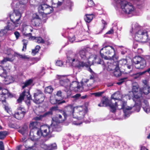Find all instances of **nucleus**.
<instances>
[{
	"instance_id": "obj_49",
	"label": "nucleus",
	"mask_w": 150,
	"mask_h": 150,
	"mask_svg": "<svg viewBox=\"0 0 150 150\" xmlns=\"http://www.w3.org/2000/svg\"><path fill=\"white\" fill-rule=\"evenodd\" d=\"M36 40L37 42L39 43H43L45 42L43 39L41 37H37Z\"/></svg>"
},
{
	"instance_id": "obj_52",
	"label": "nucleus",
	"mask_w": 150,
	"mask_h": 150,
	"mask_svg": "<svg viewBox=\"0 0 150 150\" xmlns=\"http://www.w3.org/2000/svg\"><path fill=\"white\" fill-rule=\"evenodd\" d=\"M9 126L11 128L14 129H17L18 127H19L18 126H17L16 125L12 123H10L9 124Z\"/></svg>"
},
{
	"instance_id": "obj_50",
	"label": "nucleus",
	"mask_w": 150,
	"mask_h": 150,
	"mask_svg": "<svg viewBox=\"0 0 150 150\" xmlns=\"http://www.w3.org/2000/svg\"><path fill=\"white\" fill-rule=\"evenodd\" d=\"M43 115H40L34 118V120L36 121L41 120L44 118Z\"/></svg>"
},
{
	"instance_id": "obj_51",
	"label": "nucleus",
	"mask_w": 150,
	"mask_h": 150,
	"mask_svg": "<svg viewBox=\"0 0 150 150\" xmlns=\"http://www.w3.org/2000/svg\"><path fill=\"white\" fill-rule=\"evenodd\" d=\"M127 79V77H124L121 79L119 80V81L117 83V84L118 85H120L125 80Z\"/></svg>"
},
{
	"instance_id": "obj_3",
	"label": "nucleus",
	"mask_w": 150,
	"mask_h": 150,
	"mask_svg": "<svg viewBox=\"0 0 150 150\" xmlns=\"http://www.w3.org/2000/svg\"><path fill=\"white\" fill-rule=\"evenodd\" d=\"M141 88H139L138 84L136 82L132 84V92L133 94V99L135 103L141 102V98H142Z\"/></svg>"
},
{
	"instance_id": "obj_55",
	"label": "nucleus",
	"mask_w": 150,
	"mask_h": 150,
	"mask_svg": "<svg viewBox=\"0 0 150 150\" xmlns=\"http://www.w3.org/2000/svg\"><path fill=\"white\" fill-rule=\"evenodd\" d=\"M81 96V95L80 94L77 93L76 95L72 96L71 97L73 98H75L76 99H79Z\"/></svg>"
},
{
	"instance_id": "obj_34",
	"label": "nucleus",
	"mask_w": 150,
	"mask_h": 150,
	"mask_svg": "<svg viewBox=\"0 0 150 150\" xmlns=\"http://www.w3.org/2000/svg\"><path fill=\"white\" fill-rule=\"evenodd\" d=\"M1 95V98H0V101H1L2 103H3L4 102L6 103V96L7 95L9 97L11 95V94L8 92H7L6 93H2Z\"/></svg>"
},
{
	"instance_id": "obj_18",
	"label": "nucleus",
	"mask_w": 150,
	"mask_h": 150,
	"mask_svg": "<svg viewBox=\"0 0 150 150\" xmlns=\"http://www.w3.org/2000/svg\"><path fill=\"white\" fill-rule=\"evenodd\" d=\"M59 124L54 121H52V123L50 126L52 132L53 131L58 132L61 131V128Z\"/></svg>"
},
{
	"instance_id": "obj_38",
	"label": "nucleus",
	"mask_w": 150,
	"mask_h": 150,
	"mask_svg": "<svg viewBox=\"0 0 150 150\" xmlns=\"http://www.w3.org/2000/svg\"><path fill=\"white\" fill-rule=\"evenodd\" d=\"M27 129V126L26 125H24L18 130V132L22 134H23L26 132Z\"/></svg>"
},
{
	"instance_id": "obj_12",
	"label": "nucleus",
	"mask_w": 150,
	"mask_h": 150,
	"mask_svg": "<svg viewBox=\"0 0 150 150\" xmlns=\"http://www.w3.org/2000/svg\"><path fill=\"white\" fill-rule=\"evenodd\" d=\"M38 131L40 136L44 137L50 136L52 133L50 126L46 125L41 126Z\"/></svg>"
},
{
	"instance_id": "obj_62",
	"label": "nucleus",
	"mask_w": 150,
	"mask_h": 150,
	"mask_svg": "<svg viewBox=\"0 0 150 150\" xmlns=\"http://www.w3.org/2000/svg\"><path fill=\"white\" fill-rule=\"evenodd\" d=\"M144 110V111L147 113H150V108H143Z\"/></svg>"
},
{
	"instance_id": "obj_59",
	"label": "nucleus",
	"mask_w": 150,
	"mask_h": 150,
	"mask_svg": "<svg viewBox=\"0 0 150 150\" xmlns=\"http://www.w3.org/2000/svg\"><path fill=\"white\" fill-rule=\"evenodd\" d=\"M0 149L1 150H4V147L2 141L0 142Z\"/></svg>"
},
{
	"instance_id": "obj_17",
	"label": "nucleus",
	"mask_w": 150,
	"mask_h": 150,
	"mask_svg": "<svg viewBox=\"0 0 150 150\" xmlns=\"http://www.w3.org/2000/svg\"><path fill=\"white\" fill-rule=\"evenodd\" d=\"M126 105V103L125 101H122L121 103V108L120 109H123L125 115L126 117H128L131 114V113L129 111V110H132V107L128 106L125 107Z\"/></svg>"
},
{
	"instance_id": "obj_31",
	"label": "nucleus",
	"mask_w": 150,
	"mask_h": 150,
	"mask_svg": "<svg viewBox=\"0 0 150 150\" xmlns=\"http://www.w3.org/2000/svg\"><path fill=\"white\" fill-rule=\"evenodd\" d=\"M94 16V15L93 13L90 14H85L84 20L86 22L89 23L92 21Z\"/></svg>"
},
{
	"instance_id": "obj_45",
	"label": "nucleus",
	"mask_w": 150,
	"mask_h": 150,
	"mask_svg": "<svg viewBox=\"0 0 150 150\" xmlns=\"http://www.w3.org/2000/svg\"><path fill=\"white\" fill-rule=\"evenodd\" d=\"M95 5V4L92 0H88L87 6L89 7H92Z\"/></svg>"
},
{
	"instance_id": "obj_13",
	"label": "nucleus",
	"mask_w": 150,
	"mask_h": 150,
	"mask_svg": "<svg viewBox=\"0 0 150 150\" xmlns=\"http://www.w3.org/2000/svg\"><path fill=\"white\" fill-rule=\"evenodd\" d=\"M18 111L13 115V116L16 119L20 120L22 119L26 113L24 107L20 106L18 108Z\"/></svg>"
},
{
	"instance_id": "obj_64",
	"label": "nucleus",
	"mask_w": 150,
	"mask_h": 150,
	"mask_svg": "<svg viewBox=\"0 0 150 150\" xmlns=\"http://www.w3.org/2000/svg\"><path fill=\"white\" fill-rule=\"evenodd\" d=\"M28 0H21L20 3L22 4H25L28 2Z\"/></svg>"
},
{
	"instance_id": "obj_29",
	"label": "nucleus",
	"mask_w": 150,
	"mask_h": 150,
	"mask_svg": "<svg viewBox=\"0 0 150 150\" xmlns=\"http://www.w3.org/2000/svg\"><path fill=\"white\" fill-rule=\"evenodd\" d=\"M84 116V112L83 110L80 111L78 112H74L73 117L77 119H81Z\"/></svg>"
},
{
	"instance_id": "obj_23",
	"label": "nucleus",
	"mask_w": 150,
	"mask_h": 150,
	"mask_svg": "<svg viewBox=\"0 0 150 150\" xmlns=\"http://www.w3.org/2000/svg\"><path fill=\"white\" fill-rule=\"evenodd\" d=\"M50 102L51 104L54 105L58 104L59 105L65 103L66 101L64 100L61 101L56 98L55 96H51L50 97Z\"/></svg>"
},
{
	"instance_id": "obj_16",
	"label": "nucleus",
	"mask_w": 150,
	"mask_h": 150,
	"mask_svg": "<svg viewBox=\"0 0 150 150\" xmlns=\"http://www.w3.org/2000/svg\"><path fill=\"white\" fill-rule=\"evenodd\" d=\"M63 116V117L61 114L57 113L54 117L52 118V121H54L58 123L63 122L66 120L67 118V117H65L64 115Z\"/></svg>"
},
{
	"instance_id": "obj_36",
	"label": "nucleus",
	"mask_w": 150,
	"mask_h": 150,
	"mask_svg": "<svg viewBox=\"0 0 150 150\" xmlns=\"http://www.w3.org/2000/svg\"><path fill=\"white\" fill-rule=\"evenodd\" d=\"M8 134V133L7 131H0V139L4 140Z\"/></svg>"
},
{
	"instance_id": "obj_10",
	"label": "nucleus",
	"mask_w": 150,
	"mask_h": 150,
	"mask_svg": "<svg viewBox=\"0 0 150 150\" xmlns=\"http://www.w3.org/2000/svg\"><path fill=\"white\" fill-rule=\"evenodd\" d=\"M149 38L148 32L145 30H140L135 34V38L137 41H146L149 39Z\"/></svg>"
},
{
	"instance_id": "obj_27",
	"label": "nucleus",
	"mask_w": 150,
	"mask_h": 150,
	"mask_svg": "<svg viewBox=\"0 0 150 150\" xmlns=\"http://www.w3.org/2000/svg\"><path fill=\"white\" fill-rule=\"evenodd\" d=\"M110 71H112V69H110ZM112 73L113 75L116 77H118L121 75V72L120 70L118 64H117L115 70H113Z\"/></svg>"
},
{
	"instance_id": "obj_28",
	"label": "nucleus",
	"mask_w": 150,
	"mask_h": 150,
	"mask_svg": "<svg viewBox=\"0 0 150 150\" xmlns=\"http://www.w3.org/2000/svg\"><path fill=\"white\" fill-rule=\"evenodd\" d=\"M118 106L117 102H115V103H113L112 102L108 107H109L110 111L111 112L115 113L116 111L117 108L118 107Z\"/></svg>"
},
{
	"instance_id": "obj_25",
	"label": "nucleus",
	"mask_w": 150,
	"mask_h": 150,
	"mask_svg": "<svg viewBox=\"0 0 150 150\" xmlns=\"http://www.w3.org/2000/svg\"><path fill=\"white\" fill-rule=\"evenodd\" d=\"M38 123L37 122H32L29 125V128L30 131H32L39 130V129L38 128Z\"/></svg>"
},
{
	"instance_id": "obj_5",
	"label": "nucleus",
	"mask_w": 150,
	"mask_h": 150,
	"mask_svg": "<svg viewBox=\"0 0 150 150\" xmlns=\"http://www.w3.org/2000/svg\"><path fill=\"white\" fill-rule=\"evenodd\" d=\"M133 63L135 64V67L137 69H144L146 65L145 59L139 56H136L132 59Z\"/></svg>"
},
{
	"instance_id": "obj_30",
	"label": "nucleus",
	"mask_w": 150,
	"mask_h": 150,
	"mask_svg": "<svg viewBox=\"0 0 150 150\" xmlns=\"http://www.w3.org/2000/svg\"><path fill=\"white\" fill-rule=\"evenodd\" d=\"M48 6L47 4H45L40 5L38 7V11L39 13H44L46 8L48 7Z\"/></svg>"
},
{
	"instance_id": "obj_53",
	"label": "nucleus",
	"mask_w": 150,
	"mask_h": 150,
	"mask_svg": "<svg viewBox=\"0 0 150 150\" xmlns=\"http://www.w3.org/2000/svg\"><path fill=\"white\" fill-rule=\"evenodd\" d=\"M132 75L134 78L135 79L139 78L140 76H141L139 72L134 74Z\"/></svg>"
},
{
	"instance_id": "obj_42",
	"label": "nucleus",
	"mask_w": 150,
	"mask_h": 150,
	"mask_svg": "<svg viewBox=\"0 0 150 150\" xmlns=\"http://www.w3.org/2000/svg\"><path fill=\"white\" fill-rule=\"evenodd\" d=\"M22 41L23 42V45L22 51H25L26 50L27 45L28 43V41L26 40L23 39Z\"/></svg>"
},
{
	"instance_id": "obj_54",
	"label": "nucleus",
	"mask_w": 150,
	"mask_h": 150,
	"mask_svg": "<svg viewBox=\"0 0 150 150\" xmlns=\"http://www.w3.org/2000/svg\"><path fill=\"white\" fill-rule=\"evenodd\" d=\"M14 34L16 37V39H18L20 36L19 33L18 31H16L14 32Z\"/></svg>"
},
{
	"instance_id": "obj_41",
	"label": "nucleus",
	"mask_w": 150,
	"mask_h": 150,
	"mask_svg": "<svg viewBox=\"0 0 150 150\" xmlns=\"http://www.w3.org/2000/svg\"><path fill=\"white\" fill-rule=\"evenodd\" d=\"M40 47L39 45H37L36 46L35 48L33 49L32 51V54L33 56L35 55L38 52Z\"/></svg>"
},
{
	"instance_id": "obj_48",
	"label": "nucleus",
	"mask_w": 150,
	"mask_h": 150,
	"mask_svg": "<svg viewBox=\"0 0 150 150\" xmlns=\"http://www.w3.org/2000/svg\"><path fill=\"white\" fill-rule=\"evenodd\" d=\"M17 55L20 58H21L24 59H27L29 60L30 59V57H28L25 55H23L21 54H19L17 53Z\"/></svg>"
},
{
	"instance_id": "obj_2",
	"label": "nucleus",
	"mask_w": 150,
	"mask_h": 150,
	"mask_svg": "<svg viewBox=\"0 0 150 150\" xmlns=\"http://www.w3.org/2000/svg\"><path fill=\"white\" fill-rule=\"evenodd\" d=\"M89 81V79H84L83 82L79 83L76 81H73L69 85V88L70 89L71 91H73L75 92H80L82 91L86 84L84 85V83H87Z\"/></svg>"
},
{
	"instance_id": "obj_32",
	"label": "nucleus",
	"mask_w": 150,
	"mask_h": 150,
	"mask_svg": "<svg viewBox=\"0 0 150 150\" xmlns=\"http://www.w3.org/2000/svg\"><path fill=\"white\" fill-rule=\"evenodd\" d=\"M14 79V78L11 76H7L4 79V81L5 82V84H9L13 82Z\"/></svg>"
},
{
	"instance_id": "obj_40",
	"label": "nucleus",
	"mask_w": 150,
	"mask_h": 150,
	"mask_svg": "<svg viewBox=\"0 0 150 150\" xmlns=\"http://www.w3.org/2000/svg\"><path fill=\"white\" fill-rule=\"evenodd\" d=\"M53 90V89L51 86H47L45 87V93L51 94Z\"/></svg>"
},
{
	"instance_id": "obj_56",
	"label": "nucleus",
	"mask_w": 150,
	"mask_h": 150,
	"mask_svg": "<svg viewBox=\"0 0 150 150\" xmlns=\"http://www.w3.org/2000/svg\"><path fill=\"white\" fill-rule=\"evenodd\" d=\"M56 64L58 66H61L63 65V63L61 60H57L56 62Z\"/></svg>"
},
{
	"instance_id": "obj_33",
	"label": "nucleus",
	"mask_w": 150,
	"mask_h": 150,
	"mask_svg": "<svg viewBox=\"0 0 150 150\" xmlns=\"http://www.w3.org/2000/svg\"><path fill=\"white\" fill-rule=\"evenodd\" d=\"M33 80L32 79H30L26 80L25 82L23 83V85L22 86V88L23 89L26 87L30 85L33 83Z\"/></svg>"
},
{
	"instance_id": "obj_26",
	"label": "nucleus",
	"mask_w": 150,
	"mask_h": 150,
	"mask_svg": "<svg viewBox=\"0 0 150 150\" xmlns=\"http://www.w3.org/2000/svg\"><path fill=\"white\" fill-rule=\"evenodd\" d=\"M78 54L82 60H84L87 58V51L86 49H83L80 50L79 51Z\"/></svg>"
},
{
	"instance_id": "obj_6",
	"label": "nucleus",
	"mask_w": 150,
	"mask_h": 150,
	"mask_svg": "<svg viewBox=\"0 0 150 150\" xmlns=\"http://www.w3.org/2000/svg\"><path fill=\"white\" fill-rule=\"evenodd\" d=\"M33 102L37 104H40L44 102L45 96L42 90L36 89L33 94Z\"/></svg>"
},
{
	"instance_id": "obj_21",
	"label": "nucleus",
	"mask_w": 150,
	"mask_h": 150,
	"mask_svg": "<svg viewBox=\"0 0 150 150\" xmlns=\"http://www.w3.org/2000/svg\"><path fill=\"white\" fill-rule=\"evenodd\" d=\"M91 64L94 65V64H104V62L103 60L100 58V57L97 55H95L94 56V59L93 60Z\"/></svg>"
},
{
	"instance_id": "obj_60",
	"label": "nucleus",
	"mask_w": 150,
	"mask_h": 150,
	"mask_svg": "<svg viewBox=\"0 0 150 150\" xmlns=\"http://www.w3.org/2000/svg\"><path fill=\"white\" fill-rule=\"evenodd\" d=\"M24 36L26 37H28L29 38V39L30 37H31V35H32V34L30 33H24L23 34Z\"/></svg>"
},
{
	"instance_id": "obj_14",
	"label": "nucleus",
	"mask_w": 150,
	"mask_h": 150,
	"mask_svg": "<svg viewBox=\"0 0 150 150\" xmlns=\"http://www.w3.org/2000/svg\"><path fill=\"white\" fill-rule=\"evenodd\" d=\"M143 87L141 88L142 95L143 93L147 95L150 93V86L149 82L146 80H145L143 81Z\"/></svg>"
},
{
	"instance_id": "obj_24",
	"label": "nucleus",
	"mask_w": 150,
	"mask_h": 150,
	"mask_svg": "<svg viewBox=\"0 0 150 150\" xmlns=\"http://www.w3.org/2000/svg\"><path fill=\"white\" fill-rule=\"evenodd\" d=\"M88 64L86 62H83L79 61L78 64L76 65V67L79 69L85 67L86 68L88 67L91 66V62L89 61L87 62Z\"/></svg>"
},
{
	"instance_id": "obj_47",
	"label": "nucleus",
	"mask_w": 150,
	"mask_h": 150,
	"mask_svg": "<svg viewBox=\"0 0 150 150\" xmlns=\"http://www.w3.org/2000/svg\"><path fill=\"white\" fill-rule=\"evenodd\" d=\"M104 93V91L102 92H99L96 93H92V95H94L96 97H100L102 96V95Z\"/></svg>"
},
{
	"instance_id": "obj_46",
	"label": "nucleus",
	"mask_w": 150,
	"mask_h": 150,
	"mask_svg": "<svg viewBox=\"0 0 150 150\" xmlns=\"http://www.w3.org/2000/svg\"><path fill=\"white\" fill-rule=\"evenodd\" d=\"M131 66L130 65H127V69H124V72L125 74H128L131 71Z\"/></svg>"
},
{
	"instance_id": "obj_58",
	"label": "nucleus",
	"mask_w": 150,
	"mask_h": 150,
	"mask_svg": "<svg viewBox=\"0 0 150 150\" xmlns=\"http://www.w3.org/2000/svg\"><path fill=\"white\" fill-rule=\"evenodd\" d=\"M95 74L93 73L92 74L90 75L89 79L90 80H93V83L95 81V78L94 77Z\"/></svg>"
},
{
	"instance_id": "obj_37",
	"label": "nucleus",
	"mask_w": 150,
	"mask_h": 150,
	"mask_svg": "<svg viewBox=\"0 0 150 150\" xmlns=\"http://www.w3.org/2000/svg\"><path fill=\"white\" fill-rule=\"evenodd\" d=\"M40 19H32L31 20V24L34 26H38L40 23Z\"/></svg>"
},
{
	"instance_id": "obj_57",
	"label": "nucleus",
	"mask_w": 150,
	"mask_h": 150,
	"mask_svg": "<svg viewBox=\"0 0 150 150\" xmlns=\"http://www.w3.org/2000/svg\"><path fill=\"white\" fill-rule=\"evenodd\" d=\"M32 19H40V18H39V16L36 13H34L33 14V16Z\"/></svg>"
},
{
	"instance_id": "obj_15",
	"label": "nucleus",
	"mask_w": 150,
	"mask_h": 150,
	"mask_svg": "<svg viewBox=\"0 0 150 150\" xmlns=\"http://www.w3.org/2000/svg\"><path fill=\"white\" fill-rule=\"evenodd\" d=\"M38 130L37 131H30L29 137L32 141L35 142L38 141L40 137Z\"/></svg>"
},
{
	"instance_id": "obj_19",
	"label": "nucleus",
	"mask_w": 150,
	"mask_h": 150,
	"mask_svg": "<svg viewBox=\"0 0 150 150\" xmlns=\"http://www.w3.org/2000/svg\"><path fill=\"white\" fill-rule=\"evenodd\" d=\"M12 30L10 28L9 25H7L5 26L4 28L0 30V35L1 36H7L11 35V33H9L8 31Z\"/></svg>"
},
{
	"instance_id": "obj_1",
	"label": "nucleus",
	"mask_w": 150,
	"mask_h": 150,
	"mask_svg": "<svg viewBox=\"0 0 150 150\" xmlns=\"http://www.w3.org/2000/svg\"><path fill=\"white\" fill-rule=\"evenodd\" d=\"M100 54L102 58L106 60L114 61L117 60L118 58L116 55L115 48L112 46H105L101 49Z\"/></svg>"
},
{
	"instance_id": "obj_39",
	"label": "nucleus",
	"mask_w": 150,
	"mask_h": 150,
	"mask_svg": "<svg viewBox=\"0 0 150 150\" xmlns=\"http://www.w3.org/2000/svg\"><path fill=\"white\" fill-rule=\"evenodd\" d=\"M53 7L48 5V7L46 8L43 14L46 15L49 14L53 12Z\"/></svg>"
},
{
	"instance_id": "obj_63",
	"label": "nucleus",
	"mask_w": 150,
	"mask_h": 150,
	"mask_svg": "<svg viewBox=\"0 0 150 150\" xmlns=\"http://www.w3.org/2000/svg\"><path fill=\"white\" fill-rule=\"evenodd\" d=\"M5 70L0 66V76H1L4 72Z\"/></svg>"
},
{
	"instance_id": "obj_7",
	"label": "nucleus",
	"mask_w": 150,
	"mask_h": 150,
	"mask_svg": "<svg viewBox=\"0 0 150 150\" xmlns=\"http://www.w3.org/2000/svg\"><path fill=\"white\" fill-rule=\"evenodd\" d=\"M75 107L72 105H69L65 106L64 109H59L58 108V112L62 113L63 115L67 117L68 116L74 115Z\"/></svg>"
},
{
	"instance_id": "obj_9",
	"label": "nucleus",
	"mask_w": 150,
	"mask_h": 150,
	"mask_svg": "<svg viewBox=\"0 0 150 150\" xmlns=\"http://www.w3.org/2000/svg\"><path fill=\"white\" fill-rule=\"evenodd\" d=\"M121 7L123 11L127 14H130L134 10L132 4L126 0L120 1Z\"/></svg>"
},
{
	"instance_id": "obj_44",
	"label": "nucleus",
	"mask_w": 150,
	"mask_h": 150,
	"mask_svg": "<svg viewBox=\"0 0 150 150\" xmlns=\"http://www.w3.org/2000/svg\"><path fill=\"white\" fill-rule=\"evenodd\" d=\"M56 95L58 97H60L61 98H64L65 99L67 98H65L67 97V96H65L64 95H63L62 94V92L61 90H59L57 91Z\"/></svg>"
},
{
	"instance_id": "obj_61",
	"label": "nucleus",
	"mask_w": 150,
	"mask_h": 150,
	"mask_svg": "<svg viewBox=\"0 0 150 150\" xmlns=\"http://www.w3.org/2000/svg\"><path fill=\"white\" fill-rule=\"evenodd\" d=\"M102 24L103 25V27L102 29V30H104L105 27V25H107V23L104 20H102Z\"/></svg>"
},
{
	"instance_id": "obj_11",
	"label": "nucleus",
	"mask_w": 150,
	"mask_h": 150,
	"mask_svg": "<svg viewBox=\"0 0 150 150\" xmlns=\"http://www.w3.org/2000/svg\"><path fill=\"white\" fill-rule=\"evenodd\" d=\"M25 96H26L27 98V100L26 102V103L28 105H30L31 104L30 100H32V98L29 90L26 91L25 90H24L20 94L19 97L17 100V102L19 103H21L24 100Z\"/></svg>"
},
{
	"instance_id": "obj_4",
	"label": "nucleus",
	"mask_w": 150,
	"mask_h": 150,
	"mask_svg": "<svg viewBox=\"0 0 150 150\" xmlns=\"http://www.w3.org/2000/svg\"><path fill=\"white\" fill-rule=\"evenodd\" d=\"M59 79V83L61 86L64 87V91L66 92L67 97L66 98H68L70 97L71 95V92L69 88V85L70 83L69 80L66 77H64L63 76L58 75Z\"/></svg>"
},
{
	"instance_id": "obj_43",
	"label": "nucleus",
	"mask_w": 150,
	"mask_h": 150,
	"mask_svg": "<svg viewBox=\"0 0 150 150\" xmlns=\"http://www.w3.org/2000/svg\"><path fill=\"white\" fill-rule=\"evenodd\" d=\"M144 0H132L133 2L137 4V6H139L142 4V5L143 4V1Z\"/></svg>"
},
{
	"instance_id": "obj_35",
	"label": "nucleus",
	"mask_w": 150,
	"mask_h": 150,
	"mask_svg": "<svg viewBox=\"0 0 150 150\" xmlns=\"http://www.w3.org/2000/svg\"><path fill=\"white\" fill-rule=\"evenodd\" d=\"M45 150H53L57 148V146L55 144H52L50 145H44Z\"/></svg>"
},
{
	"instance_id": "obj_8",
	"label": "nucleus",
	"mask_w": 150,
	"mask_h": 150,
	"mask_svg": "<svg viewBox=\"0 0 150 150\" xmlns=\"http://www.w3.org/2000/svg\"><path fill=\"white\" fill-rule=\"evenodd\" d=\"M13 13L12 14H10L9 17L11 21L13 24L17 26V25L21 23L20 19L21 17V14L18 10L13 9Z\"/></svg>"
},
{
	"instance_id": "obj_20",
	"label": "nucleus",
	"mask_w": 150,
	"mask_h": 150,
	"mask_svg": "<svg viewBox=\"0 0 150 150\" xmlns=\"http://www.w3.org/2000/svg\"><path fill=\"white\" fill-rule=\"evenodd\" d=\"M59 107L58 106H54L50 108L48 110L45 112L43 114L44 117H49L50 116H52L53 115V112L54 111H58Z\"/></svg>"
},
{
	"instance_id": "obj_22",
	"label": "nucleus",
	"mask_w": 150,
	"mask_h": 150,
	"mask_svg": "<svg viewBox=\"0 0 150 150\" xmlns=\"http://www.w3.org/2000/svg\"><path fill=\"white\" fill-rule=\"evenodd\" d=\"M112 102L111 99H109L107 98H105L102 100L98 105L99 107H108Z\"/></svg>"
}]
</instances>
